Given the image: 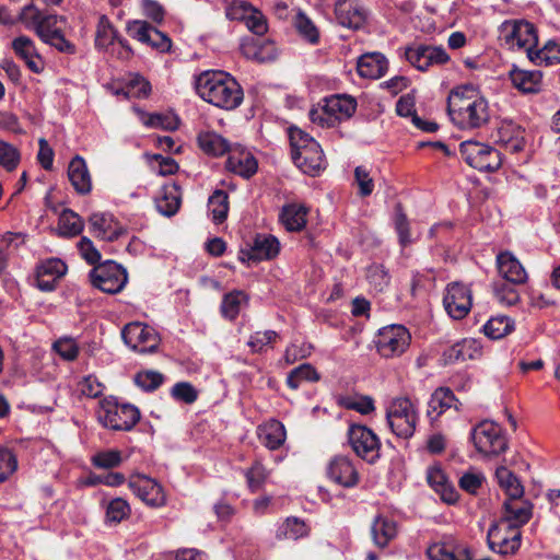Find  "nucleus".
<instances>
[{
	"label": "nucleus",
	"mask_w": 560,
	"mask_h": 560,
	"mask_svg": "<svg viewBox=\"0 0 560 560\" xmlns=\"http://www.w3.org/2000/svg\"><path fill=\"white\" fill-rule=\"evenodd\" d=\"M180 206V191L176 184L164 185L155 198L156 210L165 215H174Z\"/></svg>",
	"instance_id": "obj_38"
},
{
	"label": "nucleus",
	"mask_w": 560,
	"mask_h": 560,
	"mask_svg": "<svg viewBox=\"0 0 560 560\" xmlns=\"http://www.w3.org/2000/svg\"><path fill=\"white\" fill-rule=\"evenodd\" d=\"M308 209L299 203H289L282 207L279 220L287 231L298 232L305 228Z\"/></svg>",
	"instance_id": "obj_35"
},
{
	"label": "nucleus",
	"mask_w": 560,
	"mask_h": 560,
	"mask_svg": "<svg viewBox=\"0 0 560 560\" xmlns=\"http://www.w3.org/2000/svg\"><path fill=\"white\" fill-rule=\"evenodd\" d=\"M447 113L453 124L462 130L479 129L490 120L489 102L485 96L466 104L463 102Z\"/></svg>",
	"instance_id": "obj_6"
},
{
	"label": "nucleus",
	"mask_w": 560,
	"mask_h": 560,
	"mask_svg": "<svg viewBox=\"0 0 560 560\" xmlns=\"http://www.w3.org/2000/svg\"><path fill=\"white\" fill-rule=\"evenodd\" d=\"M68 178L79 195H86L92 189L91 175L85 160L75 155L68 166Z\"/></svg>",
	"instance_id": "obj_28"
},
{
	"label": "nucleus",
	"mask_w": 560,
	"mask_h": 560,
	"mask_svg": "<svg viewBox=\"0 0 560 560\" xmlns=\"http://www.w3.org/2000/svg\"><path fill=\"white\" fill-rule=\"evenodd\" d=\"M522 533L505 522L493 523L487 534L489 548L503 556L514 555L521 546Z\"/></svg>",
	"instance_id": "obj_12"
},
{
	"label": "nucleus",
	"mask_w": 560,
	"mask_h": 560,
	"mask_svg": "<svg viewBox=\"0 0 560 560\" xmlns=\"http://www.w3.org/2000/svg\"><path fill=\"white\" fill-rule=\"evenodd\" d=\"M357 70L362 78L380 79L388 70V60L381 52L364 54L358 60Z\"/></svg>",
	"instance_id": "obj_29"
},
{
	"label": "nucleus",
	"mask_w": 560,
	"mask_h": 560,
	"mask_svg": "<svg viewBox=\"0 0 560 560\" xmlns=\"http://www.w3.org/2000/svg\"><path fill=\"white\" fill-rule=\"evenodd\" d=\"M294 164L305 174L316 176L325 168V155L318 142L311 147L292 153Z\"/></svg>",
	"instance_id": "obj_23"
},
{
	"label": "nucleus",
	"mask_w": 560,
	"mask_h": 560,
	"mask_svg": "<svg viewBox=\"0 0 560 560\" xmlns=\"http://www.w3.org/2000/svg\"><path fill=\"white\" fill-rule=\"evenodd\" d=\"M133 381L144 392H154L163 384L164 375L152 370L140 371L135 375Z\"/></svg>",
	"instance_id": "obj_56"
},
{
	"label": "nucleus",
	"mask_w": 560,
	"mask_h": 560,
	"mask_svg": "<svg viewBox=\"0 0 560 560\" xmlns=\"http://www.w3.org/2000/svg\"><path fill=\"white\" fill-rule=\"evenodd\" d=\"M295 27L299 34L311 44H317L319 40V32L312 20L304 13L300 12L295 19Z\"/></svg>",
	"instance_id": "obj_59"
},
{
	"label": "nucleus",
	"mask_w": 560,
	"mask_h": 560,
	"mask_svg": "<svg viewBox=\"0 0 560 560\" xmlns=\"http://www.w3.org/2000/svg\"><path fill=\"white\" fill-rule=\"evenodd\" d=\"M504 42L511 49H524L528 56V50H535L538 45V34L536 26L525 20H516L508 24L504 28Z\"/></svg>",
	"instance_id": "obj_16"
},
{
	"label": "nucleus",
	"mask_w": 560,
	"mask_h": 560,
	"mask_svg": "<svg viewBox=\"0 0 560 560\" xmlns=\"http://www.w3.org/2000/svg\"><path fill=\"white\" fill-rule=\"evenodd\" d=\"M462 159L471 167L480 172H494L502 164V158L495 148L474 140L463 141L459 144Z\"/></svg>",
	"instance_id": "obj_7"
},
{
	"label": "nucleus",
	"mask_w": 560,
	"mask_h": 560,
	"mask_svg": "<svg viewBox=\"0 0 560 560\" xmlns=\"http://www.w3.org/2000/svg\"><path fill=\"white\" fill-rule=\"evenodd\" d=\"M406 60L419 71H428L432 66H441L450 60V56L442 46L419 44L405 49Z\"/></svg>",
	"instance_id": "obj_15"
},
{
	"label": "nucleus",
	"mask_w": 560,
	"mask_h": 560,
	"mask_svg": "<svg viewBox=\"0 0 560 560\" xmlns=\"http://www.w3.org/2000/svg\"><path fill=\"white\" fill-rule=\"evenodd\" d=\"M142 122L149 128H161L171 131L178 128L177 118L160 113L143 114Z\"/></svg>",
	"instance_id": "obj_58"
},
{
	"label": "nucleus",
	"mask_w": 560,
	"mask_h": 560,
	"mask_svg": "<svg viewBox=\"0 0 560 560\" xmlns=\"http://www.w3.org/2000/svg\"><path fill=\"white\" fill-rule=\"evenodd\" d=\"M18 469L15 454L5 447H0V482L5 481Z\"/></svg>",
	"instance_id": "obj_62"
},
{
	"label": "nucleus",
	"mask_w": 560,
	"mask_h": 560,
	"mask_svg": "<svg viewBox=\"0 0 560 560\" xmlns=\"http://www.w3.org/2000/svg\"><path fill=\"white\" fill-rule=\"evenodd\" d=\"M152 26L153 25L147 21L132 20L127 22L126 32L131 38L147 44L148 39H150Z\"/></svg>",
	"instance_id": "obj_60"
},
{
	"label": "nucleus",
	"mask_w": 560,
	"mask_h": 560,
	"mask_svg": "<svg viewBox=\"0 0 560 560\" xmlns=\"http://www.w3.org/2000/svg\"><path fill=\"white\" fill-rule=\"evenodd\" d=\"M478 96H483L478 86L474 84H464L453 89L447 97V112L458 107V104L472 102Z\"/></svg>",
	"instance_id": "obj_46"
},
{
	"label": "nucleus",
	"mask_w": 560,
	"mask_h": 560,
	"mask_svg": "<svg viewBox=\"0 0 560 560\" xmlns=\"http://www.w3.org/2000/svg\"><path fill=\"white\" fill-rule=\"evenodd\" d=\"M240 49L247 59L259 62L271 61L277 57L276 43L267 38L246 37L242 40Z\"/></svg>",
	"instance_id": "obj_24"
},
{
	"label": "nucleus",
	"mask_w": 560,
	"mask_h": 560,
	"mask_svg": "<svg viewBox=\"0 0 560 560\" xmlns=\"http://www.w3.org/2000/svg\"><path fill=\"white\" fill-rule=\"evenodd\" d=\"M280 247H242L240 259L246 261L248 266L257 265L262 260H270L277 257Z\"/></svg>",
	"instance_id": "obj_48"
},
{
	"label": "nucleus",
	"mask_w": 560,
	"mask_h": 560,
	"mask_svg": "<svg viewBox=\"0 0 560 560\" xmlns=\"http://www.w3.org/2000/svg\"><path fill=\"white\" fill-rule=\"evenodd\" d=\"M257 435L261 444L271 451L282 446L287 439L283 423L276 419H270L258 425Z\"/></svg>",
	"instance_id": "obj_30"
},
{
	"label": "nucleus",
	"mask_w": 560,
	"mask_h": 560,
	"mask_svg": "<svg viewBox=\"0 0 560 560\" xmlns=\"http://www.w3.org/2000/svg\"><path fill=\"white\" fill-rule=\"evenodd\" d=\"M21 161V153L18 148L0 139V166L5 171H14Z\"/></svg>",
	"instance_id": "obj_57"
},
{
	"label": "nucleus",
	"mask_w": 560,
	"mask_h": 560,
	"mask_svg": "<svg viewBox=\"0 0 560 560\" xmlns=\"http://www.w3.org/2000/svg\"><path fill=\"white\" fill-rule=\"evenodd\" d=\"M335 16L343 27L360 30L366 22V11L360 0H337Z\"/></svg>",
	"instance_id": "obj_20"
},
{
	"label": "nucleus",
	"mask_w": 560,
	"mask_h": 560,
	"mask_svg": "<svg viewBox=\"0 0 560 560\" xmlns=\"http://www.w3.org/2000/svg\"><path fill=\"white\" fill-rule=\"evenodd\" d=\"M497 265L502 280L511 281L512 283H525L527 280V272L518 259L510 252H501L497 255Z\"/></svg>",
	"instance_id": "obj_26"
},
{
	"label": "nucleus",
	"mask_w": 560,
	"mask_h": 560,
	"mask_svg": "<svg viewBox=\"0 0 560 560\" xmlns=\"http://www.w3.org/2000/svg\"><path fill=\"white\" fill-rule=\"evenodd\" d=\"M128 486L142 502L151 508H161L166 503L163 487L149 476L135 474L129 478Z\"/></svg>",
	"instance_id": "obj_17"
},
{
	"label": "nucleus",
	"mask_w": 560,
	"mask_h": 560,
	"mask_svg": "<svg viewBox=\"0 0 560 560\" xmlns=\"http://www.w3.org/2000/svg\"><path fill=\"white\" fill-rule=\"evenodd\" d=\"M514 329V322L508 316L491 317L483 326V332L491 339H500Z\"/></svg>",
	"instance_id": "obj_50"
},
{
	"label": "nucleus",
	"mask_w": 560,
	"mask_h": 560,
	"mask_svg": "<svg viewBox=\"0 0 560 560\" xmlns=\"http://www.w3.org/2000/svg\"><path fill=\"white\" fill-rule=\"evenodd\" d=\"M19 20L45 43L55 47L58 51L73 55L77 47L65 35L67 18L55 13H45L33 3L25 5L19 15Z\"/></svg>",
	"instance_id": "obj_2"
},
{
	"label": "nucleus",
	"mask_w": 560,
	"mask_h": 560,
	"mask_svg": "<svg viewBox=\"0 0 560 560\" xmlns=\"http://www.w3.org/2000/svg\"><path fill=\"white\" fill-rule=\"evenodd\" d=\"M318 380L319 374L315 368L310 363H303L289 373L287 384L290 388L298 389L303 381L316 382Z\"/></svg>",
	"instance_id": "obj_52"
},
{
	"label": "nucleus",
	"mask_w": 560,
	"mask_h": 560,
	"mask_svg": "<svg viewBox=\"0 0 560 560\" xmlns=\"http://www.w3.org/2000/svg\"><path fill=\"white\" fill-rule=\"evenodd\" d=\"M476 450L483 456H498L508 448L502 428L492 421H481L470 433Z\"/></svg>",
	"instance_id": "obj_8"
},
{
	"label": "nucleus",
	"mask_w": 560,
	"mask_h": 560,
	"mask_svg": "<svg viewBox=\"0 0 560 560\" xmlns=\"http://www.w3.org/2000/svg\"><path fill=\"white\" fill-rule=\"evenodd\" d=\"M411 336L402 325H389L378 330L375 339L377 352L384 358L402 354L410 345Z\"/></svg>",
	"instance_id": "obj_11"
},
{
	"label": "nucleus",
	"mask_w": 560,
	"mask_h": 560,
	"mask_svg": "<svg viewBox=\"0 0 560 560\" xmlns=\"http://www.w3.org/2000/svg\"><path fill=\"white\" fill-rule=\"evenodd\" d=\"M471 290L459 282L447 284L443 298V305L447 314L454 319H463L471 308Z\"/></svg>",
	"instance_id": "obj_18"
},
{
	"label": "nucleus",
	"mask_w": 560,
	"mask_h": 560,
	"mask_svg": "<svg viewBox=\"0 0 560 560\" xmlns=\"http://www.w3.org/2000/svg\"><path fill=\"white\" fill-rule=\"evenodd\" d=\"M225 167L228 171L248 179L256 174L258 163L249 152H234L229 155Z\"/></svg>",
	"instance_id": "obj_34"
},
{
	"label": "nucleus",
	"mask_w": 560,
	"mask_h": 560,
	"mask_svg": "<svg viewBox=\"0 0 560 560\" xmlns=\"http://www.w3.org/2000/svg\"><path fill=\"white\" fill-rule=\"evenodd\" d=\"M195 89L203 101L225 110L237 108L244 100L241 84L225 71H203L196 78Z\"/></svg>",
	"instance_id": "obj_1"
},
{
	"label": "nucleus",
	"mask_w": 560,
	"mask_h": 560,
	"mask_svg": "<svg viewBox=\"0 0 560 560\" xmlns=\"http://www.w3.org/2000/svg\"><path fill=\"white\" fill-rule=\"evenodd\" d=\"M348 442L355 455L369 464H374L381 456V441L366 425L352 423L347 432Z\"/></svg>",
	"instance_id": "obj_9"
},
{
	"label": "nucleus",
	"mask_w": 560,
	"mask_h": 560,
	"mask_svg": "<svg viewBox=\"0 0 560 560\" xmlns=\"http://www.w3.org/2000/svg\"><path fill=\"white\" fill-rule=\"evenodd\" d=\"M491 138L511 153L520 152L525 147L524 129L512 120L501 121Z\"/></svg>",
	"instance_id": "obj_22"
},
{
	"label": "nucleus",
	"mask_w": 560,
	"mask_h": 560,
	"mask_svg": "<svg viewBox=\"0 0 560 560\" xmlns=\"http://www.w3.org/2000/svg\"><path fill=\"white\" fill-rule=\"evenodd\" d=\"M140 410L130 404L104 399L100 404L97 419L103 427L114 431H130L140 420Z\"/></svg>",
	"instance_id": "obj_4"
},
{
	"label": "nucleus",
	"mask_w": 560,
	"mask_h": 560,
	"mask_svg": "<svg viewBox=\"0 0 560 560\" xmlns=\"http://www.w3.org/2000/svg\"><path fill=\"white\" fill-rule=\"evenodd\" d=\"M91 283L109 294L120 292L128 280L127 271L113 260L98 262L89 273Z\"/></svg>",
	"instance_id": "obj_10"
},
{
	"label": "nucleus",
	"mask_w": 560,
	"mask_h": 560,
	"mask_svg": "<svg viewBox=\"0 0 560 560\" xmlns=\"http://www.w3.org/2000/svg\"><path fill=\"white\" fill-rule=\"evenodd\" d=\"M197 141L199 148L208 155L221 156L230 151L229 141L214 131L200 132Z\"/></svg>",
	"instance_id": "obj_39"
},
{
	"label": "nucleus",
	"mask_w": 560,
	"mask_h": 560,
	"mask_svg": "<svg viewBox=\"0 0 560 560\" xmlns=\"http://www.w3.org/2000/svg\"><path fill=\"white\" fill-rule=\"evenodd\" d=\"M457 398L454 393L447 387H440L434 390L428 404V417L436 420L441 415L452 407L458 410L456 405Z\"/></svg>",
	"instance_id": "obj_36"
},
{
	"label": "nucleus",
	"mask_w": 560,
	"mask_h": 560,
	"mask_svg": "<svg viewBox=\"0 0 560 560\" xmlns=\"http://www.w3.org/2000/svg\"><path fill=\"white\" fill-rule=\"evenodd\" d=\"M495 477L500 487L504 490L506 499H521L524 495V487L517 476L504 466L498 467Z\"/></svg>",
	"instance_id": "obj_42"
},
{
	"label": "nucleus",
	"mask_w": 560,
	"mask_h": 560,
	"mask_svg": "<svg viewBox=\"0 0 560 560\" xmlns=\"http://www.w3.org/2000/svg\"><path fill=\"white\" fill-rule=\"evenodd\" d=\"M67 265L59 258H47L35 268V285L43 292L55 291L59 280L67 272Z\"/></svg>",
	"instance_id": "obj_19"
},
{
	"label": "nucleus",
	"mask_w": 560,
	"mask_h": 560,
	"mask_svg": "<svg viewBox=\"0 0 560 560\" xmlns=\"http://www.w3.org/2000/svg\"><path fill=\"white\" fill-rule=\"evenodd\" d=\"M255 9L249 2L243 0L233 1L226 10V16L230 20H237L245 23L246 19L255 13Z\"/></svg>",
	"instance_id": "obj_64"
},
{
	"label": "nucleus",
	"mask_w": 560,
	"mask_h": 560,
	"mask_svg": "<svg viewBox=\"0 0 560 560\" xmlns=\"http://www.w3.org/2000/svg\"><path fill=\"white\" fill-rule=\"evenodd\" d=\"M289 139L291 154L311 147L312 142H317L313 137L298 127L289 128Z\"/></svg>",
	"instance_id": "obj_63"
},
{
	"label": "nucleus",
	"mask_w": 560,
	"mask_h": 560,
	"mask_svg": "<svg viewBox=\"0 0 560 560\" xmlns=\"http://www.w3.org/2000/svg\"><path fill=\"white\" fill-rule=\"evenodd\" d=\"M209 211L212 213L215 223H222L229 213V195L222 189H217L209 197L208 200Z\"/></svg>",
	"instance_id": "obj_49"
},
{
	"label": "nucleus",
	"mask_w": 560,
	"mask_h": 560,
	"mask_svg": "<svg viewBox=\"0 0 560 560\" xmlns=\"http://www.w3.org/2000/svg\"><path fill=\"white\" fill-rule=\"evenodd\" d=\"M90 233L101 242H125L132 245L138 238L135 235L129 237V232L112 214L93 213L90 217Z\"/></svg>",
	"instance_id": "obj_13"
},
{
	"label": "nucleus",
	"mask_w": 560,
	"mask_h": 560,
	"mask_svg": "<svg viewBox=\"0 0 560 560\" xmlns=\"http://www.w3.org/2000/svg\"><path fill=\"white\" fill-rule=\"evenodd\" d=\"M12 49L15 55L25 61L27 68L34 73H40L43 70V66L40 62L35 61V58L40 60V56L38 55L34 42L25 36L21 35L15 37L12 40Z\"/></svg>",
	"instance_id": "obj_32"
},
{
	"label": "nucleus",
	"mask_w": 560,
	"mask_h": 560,
	"mask_svg": "<svg viewBox=\"0 0 560 560\" xmlns=\"http://www.w3.org/2000/svg\"><path fill=\"white\" fill-rule=\"evenodd\" d=\"M366 279L376 292H383L390 282L388 271L378 264H373L366 269Z\"/></svg>",
	"instance_id": "obj_55"
},
{
	"label": "nucleus",
	"mask_w": 560,
	"mask_h": 560,
	"mask_svg": "<svg viewBox=\"0 0 560 560\" xmlns=\"http://www.w3.org/2000/svg\"><path fill=\"white\" fill-rule=\"evenodd\" d=\"M327 475L330 480L345 488H352L360 480V475L352 460L345 455H337L330 460Z\"/></svg>",
	"instance_id": "obj_21"
},
{
	"label": "nucleus",
	"mask_w": 560,
	"mask_h": 560,
	"mask_svg": "<svg viewBox=\"0 0 560 560\" xmlns=\"http://www.w3.org/2000/svg\"><path fill=\"white\" fill-rule=\"evenodd\" d=\"M246 300L247 296L243 291L226 293L221 304L222 315L230 320L235 319L240 314L242 303L246 302Z\"/></svg>",
	"instance_id": "obj_53"
},
{
	"label": "nucleus",
	"mask_w": 560,
	"mask_h": 560,
	"mask_svg": "<svg viewBox=\"0 0 560 560\" xmlns=\"http://www.w3.org/2000/svg\"><path fill=\"white\" fill-rule=\"evenodd\" d=\"M528 60L545 67L560 63V44L550 39L540 49L528 50Z\"/></svg>",
	"instance_id": "obj_40"
},
{
	"label": "nucleus",
	"mask_w": 560,
	"mask_h": 560,
	"mask_svg": "<svg viewBox=\"0 0 560 560\" xmlns=\"http://www.w3.org/2000/svg\"><path fill=\"white\" fill-rule=\"evenodd\" d=\"M119 37L120 36L110 20L104 14L101 15L95 33V48L108 51Z\"/></svg>",
	"instance_id": "obj_41"
},
{
	"label": "nucleus",
	"mask_w": 560,
	"mask_h": 560,
	"mask_svg": "<svg viewBox=\"0 0 560 560\" xmlns=\"http://www.w3.org/2000/svg\"><path fill=\"white\" fill-rule=\"evenodd\" d=\"M121 453L118 450H107L98 452L92 458V463L97 468H115L121 463Z\"/></svg>",
	"instance_id": "obj_61"
},
{
	"label": "nucleus",
	"mask_w": 560,
	"mask_h": 560,
	"mask_svg": "<svg viewBox=\"0 0 560 560\" xmlns=\"http://www.w3.org/2000/svg\"><path fill=\"white\" fill-rule=\"evenodd\" d=\"M308 535V527L304 521L298 517H288L285 522L279 526L276 537L279 540L291 539L298 540L299 538Z\"/></svg>",
	"instance_id": "obj_45"
},
{
	"label": "nucleus",
	"mask_w": 560,
	"mask_h": 560,
	"mask_svg": "<svg viewBox=\"0 0 560 560\" xmlns=\"http://www.w3.org/2000/svg\"><path fill=\"white\" fill-rule=\"evenodd\" d=\"M357 109V101L347 94H336L324 98L320 109H311L310 118L320 126L334 127L341 120L349 119Z\"/></svg>",
	"instance_id": "obj_5"
},
{
	"label": "nucleus",
	"mask_w": 560,
	"mask_h": 560,
	"mask_svg": "<svg viewBox=\"0 0 560 560\" xmlns=\"http://www.w3.org/2000/svg\"><path fill=\"white\" fill-rule=\"evenodd\" d=\"M427 480L430 487L441 495L444 502L453 504L457 501L458 493L448 482L447 477L440 467H430L428 469Z\"/></svg>",
	"instance_id": "obj_33"
},
{
	"label": "nucleus",
	"mask_w": 560,
	"mask_h": 560,
	"mask_svg": "<svg viewBox=\"0 0 560 560\" xmlns=\"http://www.w3.org/2000/svg\"><path fill=\"white\" fill-rule=\"evenodd\" d=\"M418 418L417 406L408 397L394 398L386 409V420L392 432L401 439L413 435Z\"/></svg>",
	"instance_id": "obj_3"
},
{
	"label": "nucleus",
	"mask_w": 560,
	"mask_h": 560,
	"mask_svg": "<svg viewBox=\"0 0 560 560\" xmlns=\"http://www.w3.org/2000/svg\"><path fill=\"white\" fill-rule=\"evenodd\" d=\"M248 490L252 493L259 492L264 489L270 471L265 467L260 459H255L250 467L244 471Z\"/></svg>",
	"instance_id": "obj_44"
},
{
	"label": "nucleus",
	"mask_w": 560,
	"mask_h": 560,
	"mask_svg": "<svg viewBox=\"0 0 560 560\" xmlns=\"http://www.w3.org/2000/svg\"><path fill=\"white\" fill-rule=\"evenodd\" d=\"M131 514L129 503L122 498H115L109 501L106 508V522L118 524Z\"/></svg>",
	"instance_id": "obj_54"
},
{
	"label": "nucleus",
	"mask_w": 560,
	"mask_h": 560,
	"mask_svg": "<svg viewBox=\"0 0 560 560\" xmlns=\"http://www.w3.org/2000/svg\"><path fill=\"white\" fill-rule=\"evenodd\" d=\"M396 523L387 517L377 516L372 524V536L376 546L384 548L396 536Z\"/></svg>",
	"instance_id": "obj_43"
},
{
	"label": "nucleus",
	"mask_w": 560,
	"mask_h": 560,
	"mask_svg": "<svg viewBox=\"0 0 560 560\" xmlns=\"http://www.w3.org/2000/svg\"><path fill=\"white\" fill-rule=\"evenodd\" d=\"M121 338L128 347L140 353H153L159 346V338L154 329L139 322L125 325Z\"/></svg>",
	"instance_id": "obj_14"
},
{
	"label": "nucleus",
	"mask_w": 560,
	"mask_h": 560,
	"mask_svg": "<svg viewBox=\"0 0 560 560\" xmlns=\"http://www.w3.org/2000/svg\"><path fill=\"white\" fill-rule=\"evenodd\" d=\"M533 505L530 502L521 499H506L503 503V515L499 520L508 523V525L521 526L526 524L532 517Z\"/></svg>",
	"instance_id": "obj_25"
},
{
	"label": "nucleus",
	"mask_w": 560,
	"mask_h": 560,
	"mask_svg": "<svg viewBox=\"0 0 560 560\" xmlns=\"http://www.w3.org/2000/svg\"><path fill=\"white\" fill-rule=\"evenodd\" d=\"M480 353V348L475 339H463L443 352L445 363L453 364L472 360Z\"/></svg>",
	"instance_id": "obj_37"
},
{
	"label": "nucleus",
	"mask_w": 560,
	"mask_h": 560,
	"mask_svg": "<svg viewBox=\"0 0 560 560\" xmlns=\"http://www.w3.org/2000/svg\"><path fill=\"white\" fill-rule=\"evenodd\" d=\"M58 229L63 236H77L83 230V221L71 209H65L59 217Z\"/></svg>",
	"instance_id": "obj_51"
},
{
	"label": "nucleus",
	"mask_w": 560,
	"mask_h": 560,
	"mask_svg": "<svg viewBox=\"0 0 560 560\" xmlns=\"http://www.w3.org/2000/svg\"><path fill=\"white\" fill-rule=\"evenodd\" d=\"M520 284L506 280L495 281L492 285L493 294L499 303L508 306L515 305L520 301V292L516 288Z\"/></svg>",
	"instance_id": "obj_47"
},
{
	"label": "nucleus",
	"mask_w": 560,
	"mask_h": 560,
	"mask_svg": "<svg viewBox=\"0 0 560 560\" xmlns=\"http://www.w3.org/2000/svg\"><path fill=\"white\" fill-rule=\"evenodd\" d=\"M509 77L513 86L524 94H536L541 90L542 73L538 70H522L513 65Z\"/></svg>",
	"instance_id": "obj_27"
},
{
	"label": "nucleus",
	"mask_w": 560,
	"mask_h": 560,
	"mask_svg": "<svg viewBox=\"0 0 560 560\" xmlns=\"http://www.w3.org/2000/svg\"><path fill=\"white\" fill-rule=\"evenodd\" d=\"M425 553L429 560H463V555H467V547L450 538L431 544Z\"/></svg>",
	"instance_id": "obj_31"
}]
</instances>
